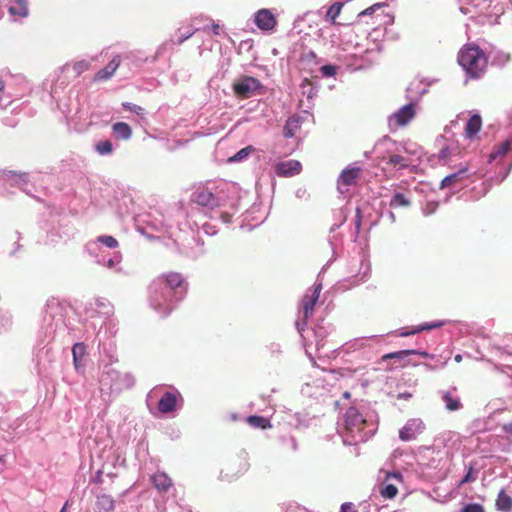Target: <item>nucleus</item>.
<instances>
[{"label":"nucleus","mask_w":512,"mask_h":512,"mask_svg":"<svg viewBox=\"0 0 512 512\" xmlns=\"http://www.w3.org/2000/svg\"><path fill=\"white\" fill-rule=\"evenodd\" d=\"M410 204H411L410 200L408 198H406L404 194L396 193L391 198L389 206L392 208L408 207V206H410Z\"/></svg>","instance_id":"30"},{"label":"nucleus","mask_w":512,"mask_h":512,"mask_svg":"<svg viewBox=\"0 0 512 512\" xmlns=\"http://www.w3.org/2000/svg\"><path fill=\"white\" fill-rule=\"evenodd\" d=\"M113 265H114V262H113V260H112V259H110V260L108 261V266H109V267H112Z\"/></svg>","instance_id":"52"},{"label":"nucleus","mask_w":512,"mask_h":512,"mask_svg":"<svg viewBox=\"0 0 512 512\" xmlns=\"http://www.w3.org/2000/svg\"><path fill=\"white\" fill-rule=\"evenodd\" d=\"M112 131L114 136L119 140H128L132 136V129L125 122H117L113 124Z\"/></svg>","instance_id":"19"},{"label":"nucleus","mask_w":512,"mask_h":512,"mask_svg":"<svg viewBox=\"0 0 512 512\" xmlns=\"http://www.w3.org/2000/svg\"><path fill=\"white\" fill-rule=\"evenodd\" d=\"M468 170V166L466 165L460 168L457 172L443 178L440 183V189L452 188L467 179L469 177Z\"/></svg>","instance_id":"10"},{"label":"nucleus","mask_w":512,"mask_h":512,"mask_svg":"<svg viewBox=\"0 0 512 512\" xmlns=\"http://www.w3.org/2000/svg\"><path fill=\"white\" fill-rule=\"evenodd\" d=\"M254 22L262 31L273 30L277 24L276 17L269 9H260L256 12Z\"/></svg>","instance_id":"7"},{"label":"nucleus","mask_w":512,"mask_h":512,"mask_svg":"<svg viewBox=\"0 0 512 512\" xmlns=\"http://www.w3.org/2000/svg\"><path fill=\"white\" fill-rule=\"evenodd\" d=\"M503 430L508 433V434H511L512 435V423H508V424H505L503 426Z\"/></svg>","instance_id":"47"},{"label":"nucleus","mask_w":512,"mask_h":512,"mask_svg":"<svg viewBox=\"0 0 512 512\" xmlns=\"http://www.w3.org/2000/svg\"><path fill=\"white\" fill-rule=\"evenodd\" d=\"M9 13L13 16L26 17L28 6L25 0H16L10 7Z\"/></svg>","instance_id":"24"},{"label":"nucleus","mask_w":512,"mask_h":512,"mask_svg":"<svg viewBox=\"0 0 512 512\" xmlns=\"http://www.w3.org/2000/svg\"><path fill=\"white\" fill-rule=\"evenodd\" d=\"M381 495L385 498H389V499H392L394 498L397 493H398V489L395 485L393 484H386L380 491Z\"/></svg>","instance_id":"34"},{"label":"nucleus","mask_w":512,"mask_h":512,"mask_svg":"<svg viewBox=\"0 0 512 512\" xmlns=\"http://www.w3.org/2000/svg\"><path fill=\"white\" fill-rule=\"evenodd\" d=\"M90 68V62L87 60H80L73 65V70L76 73V75H81L83 72L89 70Z\"/></svg>","instance_id":"36"},{"label":"nucleus","mask_w":512,"mask_h":512,"mask_svg":"<svg viewBox=\"0 0 512 512\" xmlns=\"http://www.w3.org/2000/svg\"><path fill=\"white\" fill-rule=\"evenodd\" d=\"M96 150L99 154L105 155L112 152L113 146L109 140H104L96 144Z\"/></svg>","instance_id":"33"},{"label":"nucleus","mask_w":512,"mask_h":512,"mask_svg":"<svg viewBox=\"0 0 512 512\" xmlns=\"http://www.w3.org/2000/svg\"><path fill=\"white\" fill-rule=\"evenodd\" d=\"M512 140H506L494 147L493 151L489 155V162L494 161L498 157L505 156L511 149Z\"/></svg>","instance_id":"22"},{"label":"nucleus","mask_w":512,"mask_h":512,"mask_svg":"<svg viewBox=\"0 0 512 512\" xmlns=\"http://www.w3.org/2000/svg\"><path fill=\"white\" fill-rule=\"evenodd\" d=\"M152 306H153V308H154L156 311H158V312L162 313V315H163L164 317H167L168 315H170V313H171V312H172V310H173V307H172V306H170V305H162V304H160V303H156V302H153Z\"/></svg>","instance_id":"37"},{"label":"nucleus","mask_w":512,"mask_h":512,"mask_svg":"<svg viewBox=\"0 0 512 512\" xmlns=\"http://www.w3.org/2000/svg\"><path fill=\"white\" fill-rule=\"evenodd\" d=\"M362 169L360 167L346 168L338 178V185L351 186L356 184L360 178Z\"/></svg>","instance_id":"14"},{"label":"nucleus","mask_w":512,"mask_h":512,"mask_svg":"<svg viewBox=\"0 0 512 512\" xmlns=\"http://www.w3.org/2000/svg\"><path fill=\"white\" fill-rule=\"evenodd\" d=\"M98 242L104 244L108 248H116L118 247V241L110 235H102L98 237Z\"/></svg>","instance_id":"35"},{"label":"nucleus","mask_w":512,"mask_h":512,"mask_svg":"<svg viewBox=\"0 0 512 512\" xmlns=\"http://www.w3.org/2000/svg\"><path fill=\"white\" fill-rule=\"evenodd\" d=\"M302 165L297 160L280 162L275 167V172L280 177H291L301 172Z\"/></svg>","instance_id":"9"},{"label":"nucleus","mask_w":512,"mask_h":512,"mask_svg":"<svg viewBox=\"0 0 512 512\" xmlns=\"http://www.w3.org/2000/svg\"><path fill=\"white\" fill-rule=\"evenodd\" d=\"M159 280L171 290H176L182 287L184 288V290H186L184 278L178 272L165 273L159 278Z\"/></svg>","instance_id":"12"},{"label":"nucleus","mask_w":512,"mask_h":512,"mask_svg":"<svg viewBox=\"0 0 512 512\" xmlns=\"http://www.w3.org/2000/svg\"><path fill=\"white\" fill-rule=\"evenodd\" d=\"M345 429L351 434L360 433L365 425L366 420L354 407H350L344 415Z\"/></svg>","instance_id":"6"},{"label":"nucleus","mask_w":512,"mask_h":512,"mask_svg":"<svg viewBox=\"0 0 512 512\" xmlns=\"http://www.w3.org/2000/svg\"><path fill=\"white\" fill-rule=\"evenodd\" d=\"M461 512H484V509L479 504H468L462 509Z\"/></svg>","instance_id":"43"},{"label":"nucleus","mask_w":512,"mask_h":512,"mask_svg":"<svg viewBox=\"0 0 512 512\" xmlns=\"http://www.w3.org/2000/svg\"><path fill=\"white\" fill-rule=\"evenodd\" d=\"M249 469V462L245 455H240L230 459L221 469L220 477L225 481H232L240 475L247 472Z\"/></svg>","instance_id":"3"},{"label":"nucleus","mask_w":512,"mask_h":512,"mask_svg":"<svg viewBox=\"0 0 512 512\" xmlns=\"http://www.w3.org/2000/svg\"><path fill=\"white\" fill-rule=\"evenodd\" d=\"M497 509L503 512H510L512 509V498L504 490L498 493L496 499Z\"/></svg>","instance_id":"21"},{"label":"nucleus","mask_w":512,"mask_h":512,"mask_svg":"<svg viewBox=\"0 0 512 512\" xmlns=\"http://www.w3.org/2000/svg\"><path fill=\"white\" fill-rule=\"evenodd\" d=\"M253 151H255V148L251 145L244 147L241 150H239L236 154L231 156L228 159V162H240L247 158Z\"/></svg>","instance_id":"31"},{"label":"nucleus","mask_w":512,"mask_h":512,"mask_svg":"<svg viewBox=\"0 0 512 512\" xmlns=\"http://www.w3.org/2000/svg\"><path fill=\"white\" fill-rule=\"evenodd\" d=\"M458 63L470 78L478 79L486 71L488 58L477 45L466 44L458 53Z\"/></svg>","instance_id":"1"},{"label":"nucleus","mask_w":512,"mask_h":512,"mask_svg":"<svg viewBox=\"0 0 512 512\" xmlns=\"http://www.w3.org/2000/svg\"><path fill=\"white\" fill-rule=\"evenodd\" d=\"M303 58L315 59L316 54L313 51H308L306 54L303 55Z\"/></svg>","instance_id":"48"},{"label":"nucleus","mask_w":512,"mask_h":512,"mask_svg":"<svg viewBox=\"0 0 512 512\" xmlns=\"http://www.w3.org/2000/svg\"><path fill=\"white\" fill-rule=\"evenodd\" d=\"M68 503L66 502L65 505L62 507L60 512H65L67 508Z\"/></svg>","instance_id":"51"},{"label":"nucleus","mask_w":512,"mask_h":512,"mask_svg":"<svg viewBox=\"0 0 512 512\" xmlns=\"http://www.w3.org/2000/svg\"><path fill=\"white\" fill-rule=\"evenodd\" d=\"M387 164L399 169H405L409 166V160L401 155L393 154L388 157Z\"/></svg>","instance_id":"29"},{"label":"nucleus","mask_w":512,"mask_h":512,"mask_svg":"<svg viewBox=\"0 0 512 512\" xmlns=\"http://www.w3.org/2000/svg\"><path fill=\"white\" fill-rule=\"evenodd\" d=\"M452 154L451 149L448 146H445L440 149L438 158L440 161L447 162Z\"/></svg>","instance_id":"41"},{"label":"nucleus","mask_w":512,"mask_h":512,"mask_svg":"<svg viewBox=\"0 0 512 512\" xmlns=\"http://www.w3.org/2000/svg\"><path fill=\"white\" fill-rule=\"evenodd\" d=\"M412 354H419L424 358L429 357V354L427 352H420L417 350H401V351L385 354L382 356L381 360L386 361L388 359H396V360L402 361L405 358H407L409 355H412Z\"/></svg>","instance_id":"20"},{"label":"nucleus","mask_w":512,"mask_h":512,"mask_svg":"<svg viewBox=\"0 0 512 512\" xmlns=\"http://www.w3.org/2000/svg\"><path fill=\"white\" fill-rule=\"evenodd\" d=\"M482 118L479 114H473L467 121L465 126V135L469 139H473L481 130Z\"/></svg>","instance_id":"15"},{"label":"nucleus","mask_w":512,"mask_h":512,"mask_svg":"<svg viewBox=\"0 0 512 512\" xmlns=\"http://www.w3.org/2000/svg\"><path fill=\"white\" fill-rule=\"evenodd\" d=\"M442 400L445 403L446 409L450 412L457 411L462 408V403L458 397H453L450 392L442 394Z\"/></svg>","instance_id":"23"},{"label":"nucleus","mask_w":512,"mask_h":512,"mask_svg":"<svg viewBox=\"0 0 512 512\" xmlns=\"http://www.w3.org/2000/svg\"><path fill=\"white\" fill-rule=\"evenodd\" d=\"M321 290L322 284L315 283L312 289H310L304 295L299 311L301 320H298L296 323L298 330H303L307 324V320L313 315L314 308L320 297Z\"/></svg>","instance_id":"2"},{"label":"nucleus","mask_w":512,"mask_h":512,"mask_svg":"<svg viewBox=\"0 0 512 512\" xmlns=\"http://www.w3.org/2000/svg\"><path fill=\"white\" fill-rule=\"evenodd\" d=\"M246 421L250 426L255 428L267 429L271 427L270 421L263 416L251 415L247 417Z\"/></svg>","instance_id":"26"},{"label":"nucleus","mask_w":512,"mask_h":512,"mask_svg":"<svg viewBox=\"0 0 512 512\" xmlns=\"http://www.w3.org/2000/svg\"><path fill=\"white\" fill-rule=\"evenodd\" d=\"M122 106L126 110L132 111V112L136 113L137 115H142L144 113V108H142L141 106H138V105H133L129 102H124L122 104Z\"/></svg>","instance_id":"40"},{"label":"nucleus","mask_w":512,"mask_h":512,"mask_svg":"<svg viewBox=\"0 0 512 512\" xmlns=\"http://www.w3.org/2000/svg\"><path fill=\"white\" fill-rule=\"evenodd\" d=\"M342 7V3L335 2L327 10L325 17L328 21H330L331 24H336V18L341 13Z\"/></svg>","instance_id":"28"},{"label":"nucleus","mask_w":512,"mask_h":512,"mask_svg":"<svg viewBox=\"0 0 512 512\" xmlns=\"http://www.w3.org/2000/svg\"><path fill=\"white\" fill-rule=\"evenodd\" d=\"M152 482L155 488L161 492H166L172 486L171 478L164 472H157L152 476Z\"/></svg>","instance_id":"17"},{"label":"nucleus","mask_w":512,"mask_h":512,"mask_svg":"<svg viewBox=\"0 0 512 512\" xmlns=\"http://www.w3.org/2000/svg\"><path fill=\"white\" fill-rule=\"evenodd\" d=\"M344 396L348 398V397L350 396V394H349L348 392H346V393L344 394Z\"/></svg>","instance_id":"53"},{"label":"nucleus","mask_w":512,"mask_h":512,"mask_svg":"<svg viewBox=\"0 0 512 512\" xmlns=\"http://www.w3.org/2000/svg\"><path fill=\"white\" fill-rule=\"evenodd\" d=\"M454 360H455L456 362H458V363H459V362H461V361H462V355H461V354H457V355L454 357Z\"/></svg>","instance_id":"49"},{"label":"nucleus","mask_w":512,"mask_h":512,"mask_svg":"<svg viewBox=\"0 0 512 512\" xmlns=\"http://www.w3.org/2000/svg\"><path fill=\"white\" fill-rule=\"evenodd\" d=\"M197 31V29L187 33L186 35H182L179 40H178V44H182L185 40H187L188 38H190L195 32Z\"/></svg>","instance_id":"45"},{"label":"nucleus","mask_w":512,"mask_h":512,"mask_svg":"<svg viewBox=\"0 0 512 512\" xmlns=\"http://www.w3.org/2000/svg\"><path fill=\"white\" fill-rule=\"evenodd\" d=\"M177 392H165L158 402V410L163 414L171 413L176 410Z\"/></svg>","instance_id":"11"},{"label":"nucleus","mask_w":512,"mask_h":512,"mask_svg":"<svg viewBox=\"0 0 512 512\" xmlns=\"http://www.w3.org/2000/svg\"><path fill=\"white\" fill-rule=\"evenodd\" d=\"M321 72L326 77H332L336 74V67L334 65H324L321 67Z\"/></svg>","instance_id":"42"},{"label":"nucleus","mask_w":512,"mask_h":512,"mask_svg":"<svg viewBox=\"0 0 512 512\" xmlns=\"http://www.w3.org/2000/svg\"><path fill=\"white\" fill-rule=\"evenodd\" d=\"M384 6H386L385 3H375V4L371 5L370 7L366 8L365 10L361 11L358 16L363 17L366 15H372L377 9L384 7Z\"/></svg>","instance_id":"39"},{"label":"nucleus","mask_w":512,"mask_h":512,"mask_svg":"<svg viewBox=\"0 0 512 512\" xmlns=\"http://www.w3.org/2000/svg\"><path fill=\"white\" fill-rule=\"evenodd\" d=\"M390 476H393L394 478H397V479H400L401 478V475L399 473H394V474H388V477Z\"/></svg>","instance_id":"50"},{"label":"nucleus","mask_w":512,"mask_h":512,"mask_svg":"<svg viewBox=\"0 0 512 512\" xmlns=\"http://www.w3.org/2000/svg\"><path fill=\"white\" fill-rule=\"evenodd\" d=\"M120 63V58L118 56L114 57L103 69L94 75L93 81L100 82L110 79L120 66Z\"/></svg>","instance_id":"13"},{"label":"nucleus","mask_w":512,"mask_h":512,"mask_svg":"<svg viewBox=\"0 0 512 512\" xmlns=\"http://www.w3.org/2000/svg\"><path fill=\"white\" fill-rule=\"evenodd\" d=\"M442 324H443L442 322H434V323H431V324H422V325L417 326L415 329H413L410 332H402L401 336H408V335L415 334V333H418V332H421V331H426V330H432V329H435V328H439V327L442 326Z\"/></svg>","instance_id":"32"},{"label":"nucleus","mask_w":512,"mask_h":512,"mask_svg":"<svg viewBox=\"0 0 512 512\" xmlns=\"http://www.w3.org/2000/svg\"><path fill=\"white\" fill-rule=\"evenodd\" d=\"M340 512H358V511L353 503L345 502L341 505Z\"/></svg>","instance_id":"44"},{"label":"nucleus","mask_w":512,"mask_h":512,"mask_svg":"<svg viewBox=\"0 0 512 512\" xmlns=\"http://www.w3.org/2000/svg\"><path fill=\"white\" fill-rule=\"evenodd\" d=\"M97 512H112L115 509V501L112 496L102 494L96 500Z\"/></svg>","instance_id":"18"},{"label":"nucleus","mask_w":512,"mask_h":512,"mask_svg":"<svg viewBox=\"0 0 512 512\" xmlns=\"http://www.w3.org/2000/svg\"><path fill=\"white\" fill-rule=\"evenodd\" d=\"M415 117V107L413 104H407L397 110L389 118V126L392 129H397L407 125Z\"/></svg>","instance_id":"5"},{"label":"nucleus","mask_w":512,"mask_h":512,"mask_svg":"<svg viewBox=\"0 0 512 512\" xmlns=\"http://www.w3.org/2000/svg\"><path fill=\"white\" fill-rule=\"evenodd\" d=\"M86 347L84 343H76L72 348L73 362L76 368L80 366V362L85 356Z\"/></svg>","instance_id":"27"},{"label":"nucleus","mask_w":512,"mask_h":512,"mask_svg":"<svg viewBox=\"0 0 512 512\" xmlns=\"http://www.w3.org/2000/svg\"><path fill=\"white\" fill-rule=\"evenodd\" d=\"M476 480V475L474 473V469L472 466L469 467L466 475L463 477V479L460 481L459 483V487L466 484V483H471V482H474Z\"/></svg>","instance_id":"38"},{"label":"nucleus","mask_w":512,"mask_h":512,"mask_svg":"<svg viewBox=\"0 0 512 512\" xmlns=\"http://www.w3.org/2000/svg\"><path fill=\"white\" fill-rule=\"evenodd\" d=\"M194 201L201 206L214 209L221 206L218 198L208 189L201 188L194 193Z\"/></svg>","instance_id":"8"},{"label":"nucleus","mask_w":512,"mask_h":512,"mask_svg":"<svg viewBox=\"0 0 512 512\" xmlns=\"http://www.w3.org/2000/svg\"><path fill=\"white\" fill-rule=\"evenodd\" d=\"M300 129V121L297 117H290L287 119L284 126V136L291 138L295 136L296 132Z\"/></svg>","instance_id":"25"},{"label":"nucleus","mask_w":512,"mask_h":512,"mask_svg":"<svg viewBox=\"0 0 512 512\" xmlns=\"http://www.w3.org/2000/svg\"><path fill=\"white\" fill-rule=\"evenodd\" d=\"M211 29H212V32H213L215 35H219V34H220V26H219V24L212 23V25H211Z\"/></svg>","instance_id":"46"},{"label":"nucleus","mask_w":512,"mask_h":512,"mask_svg":"<svg viewBox=\"0 0 512 512\" xmlns=\"http://www.w3.org/2000/svg\"><path fill=\"white\" fill-rule=\"evenodd\" d=\"M260 87V81L250 76L243 77L232 85L234 94L242 99L250 98Z\"/></svg>","instance_id":"4"},{"label":"nucleus","mask_w":512,"mask_h":512,"mask_svg":"<svg viewBox=\"0 0 512 512\" xmlns=\"http://www.w3.org/2000/svg\"><path fill=\"white\" fill-rule=\"evenodd\" d=\"M420 423L415 420L409 421L400 431L399 437L402 441H410L416 438Z\"/></svg>","instance_id":"16"}]
</instances>
